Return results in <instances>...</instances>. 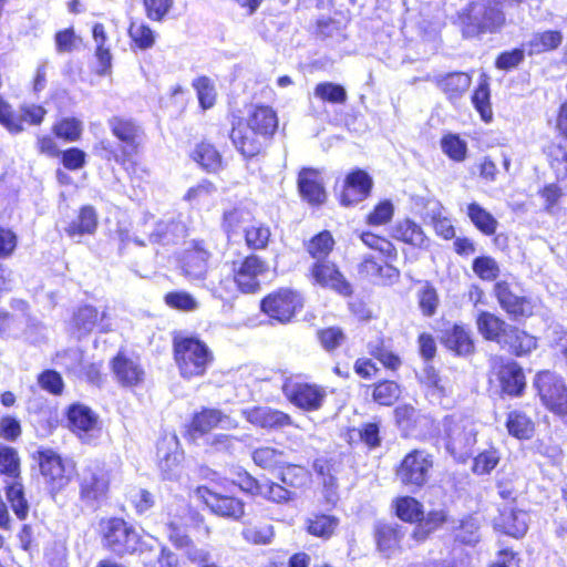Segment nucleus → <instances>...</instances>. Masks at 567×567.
Segmentation results:
<instances>
[{
	"label": "nucleus",
	"mask_w": 567,
	"mask_h": 567,
	"mask_svg": "<svg viewBox=\"0 0 567 567\" xmlns=\"http://www.w3.org/2000/svg\"><path fill=\"white\" fill-rule=\"evenodd\" d=\"M173 348L176 365L184 379L204 375L213 361L212 351L198 338L176 336Z\"/></svg>",
	"instance_id": "f257e3e1"
},
{
	"label": "nucleus",
	"mask_w": 567,
	"mask_h": 567,
	"mask_svg": "<svg viewBox=\"0 0 567 567\" xmlns=\"http://www.w3.org/2000/svg\"><path fill=\"white\" fill-rule=\"evenodd\" d=\"M478 424L470 416L451 415L444 419V440L449 453L457 460H466L474 452Z\"/></svg>",
	"instance_id": "f03ea898"
},
{
	"label": "nucleus",
	"mask_w": 567,
	"mask_h": 567,
	"mask_svg": "<svg viewBox=\"0 0 567 567\" xmlns=\"http://www.w3.org/2000/svg\"><path fill=\"white\" fill-rule=\"evenodd\" d=\"M0 474L11 480L7 482V499L18 518L24 519L28 516L29 505L20 482V458L13 447L0 445Z\"/></svg>",
	"instance_id": "7ed1b4c3"
},
{
	"label": "nucleus",
	"mask_w": 567,
	"mask_h": 567,
	"mask_svg": "<svg viewBox=\"0 0 567 567\" xmlns=\"http://www.w3.org/2000/svg\"><path fill=\"white\" fill-rule=\"evenodd\" d=\"M112 134L123 144L121 153L110 148L109 142H101L102 156L107 161L124 162L137 152L143 138V130L132 120L113 116L107 121Z\"/></svg>",
	"instance_id": "20e7f679"
},
{
	"label": "nucleus",
	"mask_w": 567,
	"mask_h": 567,
	"mask_svg": "<svg viewBox=\"0 0 567 567\" xmlns=\"http://www.w3.org/2000/svg\"><path fill=\"white\" fill-rule=\"evenodd\" d=\"M535 388L542 403L567 423V385L561 377L550 371L537 373Z\"/></svg>",
	"instance_id": "39448f33"
},
{
	"label": "nucleus",
	"mask_w": 567,
	"mask_h": 567,
	"mask_svg": "<svg viewBox=\"0 0 567 567\" xmlns=\"http://www.w3.org/2000/svg\"><path fill=\"white\" fill-rule=\"evenodd\" d=\"M40 470L45 484L51 493L63 489L71 481L74 464L70 460H63L52 450L39 452Z\"/></svg>",
	"instance_id": "423d86ee"
},
{
	"label": "nucleus",
	"mask_w": 567,
	"mask_h": 567,
	"mask_svg": "<svg viewBox=\"0 0 567 567\" xmlns=\"http://www.w3.org/2000/svg\"><path fill=\"white\" fill-rule=\"evenodd\" d=\"M80 498L86 505L94 506L103 501L110 488L109 472L97 464L84 467L79 477Z\"/></svg>",
	"instance_id": "0eeeda50"
},
{
	"label": "nucleus",
	"mask_w": 567,
	"mask_h": 567,
	"mask_svg": "<svg viewBox=\"0 0 567 567\" xmlns=\"http://www.w3.org/2000/svg\"><path fill=\"white\" fill-rule=\"evenodd\" d=\"M212 251L204 240L192 239L185 244L181 257L183 275L189 280H205L209 270Z\"/></svg>",
	"instance_id": "6e6552de"
},
{
	"label": "nucleus",
	"mask_w": 567,
	"mask_h": 567,
	"mask_svg": "<svg viewBox=\"0 0 567 567\" xmlns=\"http://www.w3.org/2000/svg\"><path fill=\"white\" fill-rule=\"evenodd\" d=\"M432 466L433 460L429 453L414 450L402 460L396 475L402 484L421 487L426 483Z\"/></svg>",
	"instance_id": "1a4fd4ad"
},
{
	"label": "nucleus",
	"mask_w": 567,
	"mask_h": 567,
	"mask_svg": "<svg viewBox=\"0 0 567 567\" xmlns=\"http://www.w3.org/2000/svg\"><path fill=\"white\" fill-rule=\"evenodd\" d=\"M285 396L296 406L306 411L319 410L327 396L322 386L287 379L282 386Z\"/></svg>",
	"instance_id": "9d476101"
},
{
	"label": "nucleus",
	"mask_w": 567,
	"mask_h": 567,
	"mask_svg": "<svg viewBox=\"0 0 567 567\" xmlns=\"http://www.w3.org/2000/svg\"><path fill=\"white\" fill-rule=\"evenodd\" d=\"M103 538L105 546L118 555L135 551L140 540L138 534L120 518L105 523Z\"/></svg>",
	"instance_id": "9b49d317"
},
{
	"label": "nucleus",
	"mask_w": 567,
	"mask_h": 567,
	"mask_svg": "<svg viewBox=\"0 0 567 567\" xmlns=\"http://www.w3.org/2000/svg\"><path fill=\"white\" fill-rule=\"evenodd\" d=\"M302 306L301 297L287 289L269 295L261 302L262 311L281 323L290 321L295 312Z\"/></svg>",
	"instance_id": "f8f14e48"
},
{
	"label": "nucleus",
	"mask_w": 567,
	"mask_h": 567,
	"mask_svg": "<svg viewBox=\"0 0 567 567\" xmlns=\"http://www.w3.org/2000/svg\"><path fill=\"white\" fill-rule=\"evenodd\" d=\"M196 494L217 516L239 520L245 514V504L239 498L221 495L205 486L198 487Z\"/></svg>",
	"instance_id": "ddd939ff"
},
{
	"label": "nucleus",
	"mask_w": 567,
	"mask_h": 567,
	"mask_svg": "<svg viewBox=\"0 0 567 567\" xmlns=\"http://www.w3.org/2000/svg\"><path fill=\"white\" fill-rule=\"evenodd\" d=\"M267 264L256 255L246 257L234 269L235 281L245 293H251L259 289V276L267 271Z\"/></svg>",
	"instance_id": "4468645a"
},
{
	"label": "nucleus",
	"mask_w": 567,
	"mask_h": 567,
	"mask_svg": "<svg viewBox=\"0 0 567 567\" xmlns=\"http://www.w3.org/2000/svg\"><path fill=\"white\" fill-rule=\"evenodd\" d=\"M68 421L71 430L83 442L90 443L100 432L96 414L85 405H72L68 412Z\"/></svg>",
	"instance_id": "2eb2a0df"
},
{
	"label": "nucleus",
	"mask_w": 567,
	"mask_h": 567,
	"mask_svg": "<svg viewBox=\"0 0 567 567\" xmlns=\"http://www.w3.org/2000/svg\"><path fill=\"white\" fill-rule=\"evenodd\" d=\"M493 371L502 390L509 395H519L525 388V375L520 367L514 361H504L502 358L493 360Z\"/></svg>",
	"instance_id": "dca6fc26"
},
{
	"label": "nucleus",
	"mask_w": 567,
	"mask_h": 567,
	"mask_svg": "<svg viewBox=\"0 0 567 567\" xmlns=\"http://www.w3.org/2000/svg\"><path fill=\"white\" fill-rule=\"evenodd\" d=\"M112 370L120 384L136 386L144 381L145 371L137 357L118 352L112 360Z\"/></svg>",
	"instance_id": "f3484780"
},
{
	"label": "nucleus",
	"mask_w": 567,
	"mask_h": 567,
	"mask_svg": "<svg viewBox=\"0 0 567 567\" xmlns=\"http://www.w3.org/2000/svg\"><path fill=\"white\" fill-rule=\"evenodd\" d=\"M494 293L502 309L512 317H527L533 313L532 302L517 295L506 281H498L494 286Z\"/></svg>",
	"instance_id": "a211bd4d"
},
{
	"label": "nucleus",
	"mask_w": 567,
	"mask_h": 567,
	"mask_svg": "<svg viewBox=\"0 0 567 567\" xmlns=\"http://www.w3.org/2000/svg\"><path fill=\"white\" fill-rule=\"evenodd\" d=\"M152 243L161 245H174L187 235V227L179 218L168 217L157 220L147 233Z\"/></svg>",
	"instance_id": "6ab92c4d"
},
{
	"label": "nucleus",
	"mask_w": 567,
	"mask_h": 567,
	"mask_svg": "<svg viewBox=\"0 0 567 567\" xmlns=\"http://www.w3.org/2000/svg\"><path fill=\"white\" fill-rule=\"evenodd\" d=\"M494 526L497 530L515 537H523L528 528V515L526 512L516 509L512 505H506L499 509V515L494 519Z\"/></svg>",
	"instance_id": "aec40b11"
},
{
	"label": "nucleus",
	"mask_w": 567,
	"mask_h": 567,
	"mask_svg": "<svg viewBox=\"0 0 567 567\" xmlns=\"http://www.w3.org/2000/svg\"><path fill=\"white\" fill-rule=\"evenodd\" d=\"M312 276L322 287H328L342 296L352 293L351 285L331 262L317 261L312 267Z\"/></svg>",
	"instance_id": "412c9836"
},
{
	"label": "nucleus",
	"mask_w": 567,
	"mask_h": 567,
	"mask_svg": "<svg viewBox=\"0 0 567 567\" xmlns=\"http://www.w3.org/2000/svg\"><path fill=\"white\" fill-rule=\"evenodd\" d=\"M298 189L301 197L311 205H321L327 198L320 172L302 168L298 175Z\"/></svg>",
	"instance_id": "4be33fe9"
},
{
	"label": "nucleus",
	"mask_w": 567,
	"mask_h": 567,
	"mask_svg": "<svg viewBox=\"0 0 567 567\" xmlns=\"http://www.w3.org/2000/svg\"><path fill=\"white\" fill-rule=\"evenodd\" d=\"M230 138L244 156L252 157L261 151L262 142L266 137L250 128L245 122L239 121L233 127Z\"/></svg>",
	"instance_id": "5701e85b"
},
{
	"label": "nucleus",
	"mask_w": 567,
	"mask_h": 567,
	"mask_svg": "<svg viewBox=\"0 0 567 567\" xmlns=\"http://www.w3.org/2000/svg\"><path fill=\"white\" fill-rule=\"evenodd\" d=\"M246 420L262 429H281L292 424L291 417L268 406H255L243 411Z\"/></svg>",
	"instance_id": "b1692460"
},
{
	"label": "nucleus",
	"mask_w": 567,
	"mask_h": 567,
	"mask_svg": "<svg viewBox=\"0 0 567 567\" xmlns=\"http://www.w3.org/2000/svg\"><path fill=\"white\" fill-rule=\"evenodd\" d=\"M372 187V179L363 171L349 174L344 181L341 193V204L350 206L368 197Z\"/></svg>",
	"instance_id": "393cba45"
},
{
	"label": "nucleus",
	"mask_w": 567,
	"mask_h": 567,
	"mask_svg": "<svg viewBox=\"0 0 567 567\" xmlns=\"http://www.w3.org/2000/svg\"><path fill=\"white\" fill-rule=\"evenodd\" d=\"M480 333L487 340L496 341L503 344L508 341V334L512 326L507 324L504 320L495 315L482 311L476 320Z\"/></svg>",
	"instance_id": "a878e982"
},
{
	"label": "nucleus",
	"mask_w": 567,
	"mask_h": 567,
	"mask_svg": "<svg viewBox=\"0 0 567 567\" xmlns=\"http://www.w3.org/2000/svg\"><path fill=\"white\" fill-rule=\"evenodd\" d=\"M361 275L383 285H391L398 281L400 271L392 265L379 264L372 256H365L359 267Z\"/></svg>",
	"instance_id": "bb28decb"
},
{
	"label": "nucleus",
	"mask_w": 567,
	"mask_h": 567,
	"mask_svg": "<svg viewBox=\"0 0 567 567\" xmlns=\"http://www.w3.org/2000/svg\"><path fill=\"white\" fill-rule=\"evenodd\" d=\"M245 123L266 138L272 135L278 126L277 115L268 106H255Z\"/></svg>",
	"instance_id": "cd10ccee"
},
{
	"label": "nucleus",
	"mask_w": 567,
	"mask_h": 567,
	"mask_svg": "<svg viewBox=\"0 0 567 567\" xmlns=\"http://www.w3.org/2000/svg\"><path fill=\"white\" fill-rule=\"evenodd\" d=\"M436 86L450 100L462 96L471 85V76L463 72H453L434 78Z\"/></svg>",
	"instance_id": "c85d7f7f"
},
{
	"label": "nucleus",
	"mask_w": 567,
	"mask_h": 567,
	"mask_svg": "<svg viewBox=\"0 0 567 567\" xmlns=\"http://www.w3.org/2000/svg\"><path fill=\"white\" fill-rule=\"evenodd\" d=\"M226 424H230V419L224 415L219 410L204 409L193 417L190 434L193 436L196 433L203 435L218 425L226 426Z\"/></svg>",
	"instance_id": "c756f323"
},
{
	"label": "nucleus",
	"mask_w": 567,
	"mask_h": 567,
	"mask_svg": "<svg viewBox=\"0 0 567 567\" xmlns=\"http://www.w3.org/2000/svg\"><path fill=\"white\" fill-rule=\"evenodd\" d=\"M392 237L419 248L425 247L429 241L422 227L411 219L398 221L392 229Z\"/></svg>",
	"instance_id": "7c9ffc66"
},
{
	"label": "nucleus",
	"mask_w": 567,
	"mask_h": 567,
	"mask_svg": "<svg viewBox=\"0 0 567 567\" xmlns=\"http://www.w3.org/2000/svg\"><path fill=\"white\" fill-rule=\"evenodd\" d=\"M403 530L399 525L385 524L377 528V545L381 553L390 556L399 547L403 537Z\"/></svg>",
	"instance_id": "2f4dec72"
},
{
	"label": "nucleus",
	"mask_w": 567,
	"mask_h": 567,
	"mask_svg": "<svg viewBox=\"0 0 567 567\" xmlns=\"http://www.w3.org/2000/svg\"><path fill=\"white\" fill-rule=\"evenodd\" d=\"M107 313L103 311L101 316L96 308L92 306L81 307L74 315V323L80 333L86 334L91 332L96 326L97 322H101V327L103 331L109 330V324H104L103 321L106 319Z\"/></svg>",
	"instance_id": "473e14b6"
},
{
	"label": "nucleus",
	"mask_w": 567,
	"mask_h": 567,
	"mask_svg": "<svg viewBox=\"0 0 567 567\" xmlns=\"http://www.w3.org/2000/svg\"><path fill=\"white\" fill-rule=\"evenodd\" d=\"M467 216L474 226L486 236L494 235L498 227L496 218L477 203L467 206Z\"/></svg>",
	"instance_id": "72a5a7b5"
},
{
	"label": "nucleus",
	"mask_w": 567,
	"mask_h": 567,
	"mask_svg": "<svg viewBox=\"0 0 567 567\" xmlns=\"http://www.w3.org/2000/svg\"><path fill=\"white\" fill-rule=\"evenodd\" d=\"M444 344L457 354H468L473 351L474 344L470 332L461 326H454L443 337Z\"/></svg>",
	"instance_id": "f704fd0d"
},
{
	"label": "nucleus",
	"mask_w": 567,
	"mask_h": 567,
	"mask_svg": "<svg viewBox=\"0 0 567 567\" xmlns=\"http://www.w3.org/2000/svg\"><path fill=\"white\" fill-rule=\"evenodd\" d=\"M175 437L163 440L157 446L158 465L167 478H171L179 465L181 454L177 451H168L171 445L176 446Z\"/></svg>",
	"instance_id": "c9c22d12"
},
{
	"label": "nucleus",
	"mask_w": 567,
	"mask_h": 567,
	"mask_svg": "<svg viewBox=\"0 0 567 567\" xmlns=\"http://www.w3.org/2000/svg\"><path fill=\"white\" fill-rule=\"evenodd\" d=\"M241 537L252 545H269L275 537V528L268 523H249L243 528Z\"/></svg>",
	"instance_id": "e433bc0d"
},
{
	"label": "nucleus",
	"mask_w": 567,
	"mask_h": 567,
	"mask_svg": "<svg viewBox=\"0 0 567 567\" xmlns=\"http://www.w3.org/2000/svg\"><path fill=\"white\" fill-rule=\"evenodd\" d=\"M563 35L559 31L548 30L533 34L527 43L529 54L550 51L560 45Z\"/></svg>",
	"instance_id": "4c0bfd02"
},
{
	"label": "nucleus",
	"mask_w": 567,
	"mask_h": 567,
	"mask_svg": "<svg viewBox=\"0 0 567 567\" xmlns=\"http://www.w3.org/2000/svg\"><path fill=\"white\" fill-rule=\"evenodd\" d=\"M507 334L508 341H504L503 346H508L516 355L527 354L537 347L536 338L518 328L512 327Z\"/></svg>",
	"instance_id": "58836bf2"
},
{
	"label": "nucleus",
	"mask_w": 567,
	"mask_h": 567,
	"mask_svg": "<svg viewBox=\"0 0 567 567\" xmlns=\"http://www.w3.org/2000/svg\"><path fill=\"white\" fill-rule=\"evenodd\" d=\"M97 225L95 210L85 206L81 209L80 215L76 220H73L65 228V233L70 237L81 236L83 234H92Z\"/></svg>",
	"instance_id": "ea45409f"
},
{
	"label": "nucleus",
	"mask_w": 567,
	"mask_h": 567,
	"mask_svg": "<svg viewBox=\"0 0 567 567\" xmlns=\"http://www.w3.org/2000/svg\"><path fill=\"white\" fill-rule=\"evenodd\" d=\"M251 456L257 466L266 470L282 466L287 463L285 452L271 446L258 447L254 450Z\"/></svg>",
	"instance_id": "a19ab883"
},
{
	"label": "nucleus",
	"mask_w": 567,
	"mask_h": 567,
	"mask_svg": "<svg viewBox=\"0 0 567 567\" xmlns=\"http://www.w3.org/2000/svg\"><path fill=\"white\" fill-rule=\"evenodd\" d=\"M338 524L339 519L334 516L313 515L307 520V530L313 536L329 538L334 533Z\"/></svg>",
	"instance_id": "79ce46f5"
},
{
	"label": "nucleus",
	"mask_w": 567,
	"mask_h": 567,
	"mask_svg": "<svg viewBox=\"0 0 567 567\" xmlns=\"http://www.w3.org/2000/svg\"><path fill=\"white\" fill-rule=\"evenodd\" d=\"M194 159L207 172H216L221 166V158L215 147L208 143H200L193 153Z\"/></svg>",
	"instance_id": "37998d69"
},
{
	"label": "nucleus",
	"mask_w": 567,
	"mask_h": 567,
	"mask_svg": "<svg viewBox=\"0 0 567 567\" xmlns=\"http://www.w3.org/2000/svg\"><path fill=\"white\" fill-rule=\"evenodd\" d=\"M313 95L328 103L332 104H344L348 95L346 89L332 82H322L316 85Z\"/></svg>",
	"instance_id": "c03bdc74"
},
{
	"label": "nucleus",
	"mask_w": 567,
	"mask_h": 567,
	"mask_svg": "<svg viewBox=\"0 0 567 567\" xmlns=\"http://www.w3.org/2000/svg\"><path fill=\"white\" fill-rule=\"evenodd\" d=\"M132 42L141 50L151 49L155 43V32L143 21H133L128 28Z\"/></svg>",
	"instance_id": "a18cd8bd"
},
{
	"label": "nucleus",
	"mask_w": 567,
	"mask_h": 567,
	"mask_svg": "<svg viewBox=\"0 0 567 567\" xmlns=\"http://www.w3.org/2000/svg\"><path fill=\"white\" fill-rule=\"evenodd\" d=\"M508 432L518 439H529L534 432V423L522 412L513 411L506 422Z\"/></svg>",
	"instance_id": "49530a36"
},
{
	"label": "nucleus",
	"mask_w": 567,
	"mask_h": 567,
	"mask_svg": "<svg viewBox=\"0 0 567 567\" xmlns=\"http://www.w3.org/2000/svg\"><path fill=\"white\" fill-rule=\"evenodd\" d=\"M441 148L455 162H463L466 158L467 144L456 134L444 135L441 140Z\"/></svg>",
	"instance_id": "de8ad7c7"
},
{
	"label": "nucleus",
	"mask_w": 567,
	"mask_h": 567,
	"mask_svg": "<svg viewBox=\"0 0 567 567\" xmlns=\"http://www.w3.org/2000/svg\"><path fill=\"white\" fill-rule=\"evenodd\" d=\"M246 245L250 249H264L270 238V229L261 224H254L244 228Z\"/></svg>",
	"instance_id": "09e8293b"
},
{
	"label": "nucleus",
	"mask_w": 567,
	"mask_h": 567,
	"mask_svg": "<svg viewBox=\"0 0 567 567\" xmlns=\"http://www.w3.org/2000/svg\"><path fill=\"white\" fill-rule=\"evenodd\" d=\"M395 509L396 515L405 522L421 520L423 515L422 504L410 496L399 498Z\"/></svg>",
	"instance_id": "8fccbe9b"
},
{
	"label": "nucleus",
	"mask_w": 567,
	"mask_h": 567,
	"mask_svg": "<svg viewBox=\"0 0 567 567\" xmlns=\"http://www.w3.org/2000/svg\"><path fill=\"white\" fill-rule=\"evenodd\" d=\"M446 520V514L443 509L433 511L422 519V522L415 527L413 537L417 540H423L430 533L439 528Z\"/></svg>",
	"instance_id": "3c124183"
},
{
	"label": "nucleus",
	"mask_w": 567,
	"mask_h": 567,
	"mask_svg": "<svg viewBox=\"0 0 567 567\" xmlns=\"http://www.w3.org/2000/svg\"><path fill=\"white\" fill-rule=\"evenodd\" d=\"M361 240L365 246L379 251L384 258L396 259L398 251L394 245L384 237L377 236L372 233H362Z\"/></svg>",
	"instance_id": "603ef678"
},
{
	"label": "nucleus",
	"mask_w": 567,
	"mask_h": 567,
	"mask_svg": "<svg viewBox=\"0 0 567 567\" xmlns=\"http://www.w3.org/2000/svg\"><path fill=\"white\" fill-rule=\"evenodd\" d=\"M193 86L197 92L200 106L204 110L210 109L216 101V90L213 81L207 76H200L193 82Z\"/></svg>",
	"instance_id": "864d4df0"
},
{
	"label": "nucleus",
	"mask_w": 567,
	"mask_h": 567,
	"mask_svg": "<svg viewBox=\"0 0 567 567\" xmlns=\"http://www.w3.org/2000/svg\"><path fill=\"white\" fill-rule=\"evenodd\" d=\"M260 496L270 502L282 504L292 501L296 494L277 483L266 480L262 482Z\"/></svg>",
	"instance_id": "5fc2aeb1"
},
{
	"label": "nucleus",
	"mask_w": 567,
	"mask_h": 567,
	"mask_svg": "<svg viewBox=\"0 0 567 567\" xmlns=\"http://www.w3.org/2000/svg\"><path fill=\"white\" fill-rule=\"evenodd\" d=\"M334 240L329 231H322L315 236L308 244L309 254L320 261L332 250Z\"/></svg>",
	"instance_id": "6e6d98bb"
},
{
	"label": "nucleus",
	"mask_w": 567,
	"mask_h": 567,
	"mask_svg": "<svg viewBox=\"0 0 567 567\" xmlns=\"http://www.w3.org/2000/svg\"><path fill=\"white\" fill-rule=\"evenodd\" d=\"M400 394V386L395 382L384 381L374 386L373 399L381 405H392Z\"/></svg>",
	"instance_id": "4d7b16f0"
},
{
	"label": "nucleus",
	"mask_w": 567,
	"mask_h": 567,
	"mask_svg": "<svg viewBox=\"0 0 567 567\" xmlns=\"http://www.w3.org/2000/svg\"><path fill=\"white\" fill-rule=\"evenodd\" d=\"M472 102L481 114L483 121L488 122L492 118V109L489 104V90L486 81L480 83L475 90Z\"/></svg>",
	"instance_id": "13d9d810"
},
{
	"label": "nucleus",
	"mask_w": 567,
	"mask_h": 567,
	"mask_svg": "<svg viewBox=\"0 0 567 567\" xmlns=\"http://www.w3.org/2000/svg\"><path fill=\"white\" fill-rule=\"evenodd\" d=\"M92 32L94 42L96 44V58L103 68H107L111 65L112 56L110 49L105 47L107 41L105 28L102 23H95Z\"/></svg>",
	"instance_id": "bf43d9fd"
},
{
	"label": "nucleus",
	"mask_w": 567,
	"mask_h": 567,
	"mask_svg": "<svg viewBox=\"0 0 567 567\" xmlns=\"http://www.w3.org/2000/svg\"><path fill=\"white\" fill-rule=\"evenodd\" d=\"M473 271L483 280H495L499 275V267L492 257H477L473 261Z\"/></svg>",
	"instance_id": "052dcab7"
},
{
	"label": "nucleus",
	"mask_w": 567,
	"mask_h": 567,
	"mask_svg": "<svg viewBox=\"0 0 567 567\" xmlns=\"http://www.w3.org/2000/svg\"><path fill=\"white\" fill-rule=\"evenodd\" d=\"M168 307L181 311H194L198 308V301L186 291H173L165 296Z\"/></svg>",
	"instance_id": "680f3d73"
},
{
	"label": "nucleus",
	"mask_w": 567,
	"mask_h": 567,
	"mask_svg": "<svg viewBox=\"0 0 567 567\" xmlns=\"http://www.w3.org/2000/svg\"><path fill=\"white\" fill-rule=\"evenodd\" d=\"M54 133L66 141H78L82 133V123L75 118H64L54 126Z\"/></svg>",
	"instance_id": "e2e57ef3"
},
{
	"label": "nucleus",
	"mask_w": 567,
	"mask_h": 567,
	"mask_svg": "<svg viewBox=\"0 0 567 567\" xmlns=\"http://www.w3.org/2000/svg\"><path fill=\"white\" fill-rule=\"evenodd\" d=\"M250 220V213L234 208L224 214V227L229 234H236L240 228H245V224Z\"/></svg>",
	"instance_id": "0e129e2a"
},
{
	"label": "nucleus",
	"mask_w": 567,
	"mask_h": 567,
	"mask_svg": "<svg viewBox=\"0 0 567 567\" xmlns=\"http://www.w3.org/2000/svg\"><path fill=\"white\" fill-rule=\"evenodd\" d=\"M174 0H143L146 17L152 21H162L173 7Z\"/></svg>",
	"instance_id": "69168bd1"
},
{
	"label": "nucleus",
	"mask_w": 567,
	"mask_h": 567,
	"mask_svg": "<svg viewBox=\"0 0 567 567\" xmlns=\"http://www.w3.org/2000/svg\"><path fill=\"white\" fill-rule=\"evenodd\" d=\"M128 501L138 514L147 512L155 504L154 496L143 488L131 489L128 493Z\"/></svg>",
	"instance_id": "338daca9"
},
{
	"label": "nucleus",
	"mask_w": 567,
	"mask_h": 567,
	"mask_svg": "<svg viewBox=\"0 0 567 567\" xmlns=\"http://www.w3.org/2000/svg\"><path fill=\"white\" fill-rule=\"evenodd\" d=\"M439 305L435 289L427 282L419 291V306L425 316H433Z\"/></svg>",
	"instance_id": "774afa93"
}]
</instances>
